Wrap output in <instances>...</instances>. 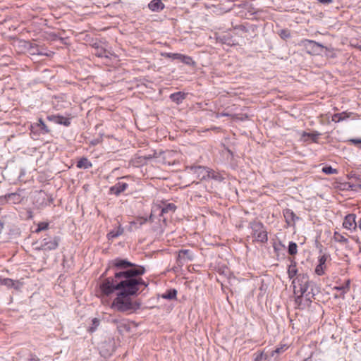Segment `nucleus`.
<instances>
[{"instance_id": "obj_11", "label": "nucleus", "mask_w": 361, "mask_h": 361, "mask_svg": "<svg viewBox=\"0 0 361 361\" xmlns=\"http://www.w3.org/2000/svg\"><path fill=\"white\" fill-rule=\"evenodd\" d=\"M283 216H284L286 223L288 225H293L295 222V220L298 219V217L290 209H286L283 211Z\"/></svg>"}, {"instance_id": "obj_16", "label": "nucleus", "mask_w": 361, "mask_h": 361, "mask_svg": "<svg viewBox=\"0 0 361 361\" xmlns=\"http://www.w3.org/2000/svg\"><path fill=\"white\" fill-rule=\"evenodd\" d=\"M35 128H39V130H40L42 133H43V134H46V133H48L49 132V128H47V126L44 123V121H43V120L42 118H39L38 120V123H37L35 125H32L31 126V128H32L31 130H32V132H33V129H35Z\"/></svg>"}, {"instance_id": "obj_10", "label": "nucleus", "mask_w": 361, "mask_h": 361, "mask_svg": "<svg viewBox=\"0 0 361 361\" xmlns=\"http://www.w3.org/2000/svg\"><path fill=\"white\" fill-rule=\"evenodd\" d=\"M128 185L126 183L119 181L114 186L111 187L110 191L111 193L118 195L122 192L125 191L128 188Z\"/></svg>"}, {"instance_id": "obj_14", "label": "nucleus", "mask_w": 361, "mask_h": 361, "mask_svg": "<svg viewBox=\"0 0 361 361\" xmlns=\"http://www.w3.org/2000/svg\"><path fill=\"white\" fill-rule=\"evenodd\" d=\"M148 7L152 11L158 12L164 8V4L161 0H152L149 3Z\"/></svg>"}, {"instance_id": "obj_5", "label": "nucleus", "mask_w": 361, "mask_h": 361, "mask_svg": "<svg viewBox=\"0 0 361 361\" xmlns=\"http://www.w3.org/2000/svg\"><path fill=\"white\" fill-rule=\"evenodd\" d=\"M191 170L197 176V178L200 180H204L209 178L210 177V169L201 166H196L191 167Z\"/></svg>"}, {"instance_id": "obj_7", "label": "nucleus", "mask_w": 361, "mask_h": 361, "mask_svg": "<svg viewBox=\"0 0 361 361\" xmlns=\"http://www.w3.org/2000/svg\"><path fill=\"white\" fill-rule=\"evenodd\" d=\"M356 216L354 214H348L343 221V226L350 231H355L357 228Z\"/></svg>"}, {"instance_id": "obj_2", "label": "nucleus", "mask_w": 361, "mask_h": 361, "mask_svg": "<svg viewBox=\"0 0 361 361\" xmlns=\"http://www.w3.org/2000/svg\"><path fill=\"white\" fill-rule=\"evenodd\" d=\"M293 291L298 296H308L310 293H307L309 288V277L307 274H299L293 282Z\"/></svg>"}, {"instance_id": "obj_30", "label": "nucleus", "mask_w": 361, "mask_h": 361, "mask_svg": "<svg viewBox=\"0 0 361 361\" xmlns=\"http://www.w3.org/2000/svg\"><path fill=\"white\" fill-rule=\"evenodd\" d=\"M49 224L47 222H41L38 224V228L36 230L37 233H39L42 231L46 230L48 228Z\"/></svg>"}, {"instance_id": "obj_13", "label": "nucleus", "mask_w": 361, "mask_h": 361, "mask_svg": "<svg viewBox=\"0 0 361 361\" xmlns=\"http://www.w3.org/2000/svg\"><path fill=\"white\" fill-rule=\"evenodd\" d=\"M1 283L8 287L14 288L15 289H20L22 286V283L18 281H13L11 279H3L1 280Z\"/></svg>"}, {"instance_id": "obj_18", "label": "nucleus", "mask_w": 361, "mask_h": 361, "mask_svg": "<svg viewBox=\"0 0 361 361\" xmlns=\"http://www.w3.org/2000/svg\"><path fill=\"white\" fill-rule=\"evenodd\" d=\"M92 163L87 158H82L77 162V167L79 169H89L92 167Z\"/></svg>"}, {"instance_id": "obj_25", "label": "nucleus", "mask_w": 361, "mask_h": 361, "mask_svg": "<svg viewBox=\"0 0 361 361\" xmlns=\"http://www.w3.org/2000/svg\"><path fill=\"white\" fill-rule=\"evenodd\" d=\"M322 172H324L326 174L331 175V174H337L338 170L336 169L332 168L331 166H325L322 169Z\"/></svg>"}, {"instance_id": "obj_36", "label": "nucleus", "mask_w": 361, "mask_h": 361, "mask_svg": "<svg viewBox=\"0 0 361 361\" xmlns=\"http://www.w3.org/2000/svg\"><path fill=\"white\" fill-rule=\"evenodd\" d=\"M308 42H310V43H313V44H316V45H317V46H319V47L321 46L319 43L315 42H314V41H310V40H309V41H308Z\"/></svg>"}, {"instance_id": "obj_3", "label": "nucleus", "mask_w": 361, "mask_h": 361, "mask_svg": "<svg viewBox=\"0 0 361 361\" xmlns=\"http://www.w3.org/2000/svg\"><path fill=\"white\" fill-rule=\"evenodd\" d=\"M252 238L253 241L266 243L268 240L267 232L264 225L260 222L251 224Z\"/></svg>"}, {"instance_id": "obj_17", "label": "nucleus", "mask_w": 361, "mask_h": 361, "mask_svg": "<svg viewBox=\"0 0 361 361\" xmlns=\"http://www.w3.org/2000/svg\"><path fill=\"white\" fill-rule=\"evenodd\" d=\"M171 99L176 102V104L181 103L185 99V94L181 92H178L173 94H171L170 96Z\"/></svg>"}, {"instance_id": "obj_27", "label": "nucleus", "mask_w": 361, "mask_h": 361, "mask_svg": "<svg viewBox=\"0 0 361 361\" xmlns=\"http://www.w3.org/2000/svg\"><path fill=\"white\" fill-rule=\"evenodd\" d=\"M177 294V291L176 290H169L164 295H163V298L169 300H172L176 298Z\"/></svg>"}, {"instance_id": "obj_33", "label": "nucleus", "mask_w": 361, "mask_h": 361, "mask_svg": "<svg viewBox=\"0 0 361 361\" xmlns=\"http://www.w3.org/2000/svg\"><path fill=\"white\" fill-rule=\"evenodd\" d=\"M280 36L285 39V38H287V37H290V34L288 31L286 30H281V33H280Z\"/></svg>"}, {"instance_id": "obj_35", "label": "nucleus", "mask_w": 361, "mask_h": 361, "mask_svg": "<svg viewBox=\"0 0 361 361\" xmlns=\"http://www.w3.org/2000/svg\"><path fill=\"white\" fill-rule=\"evenodd\" d=\"M4 228V224L0 221V233H1Z\"/></svg>"}, {"instance_id": "obj_21", "label": "nucleus", "mask_w": 361, "mask_h": 361, "mask_svg": "<svg viewBox=\"0 0 361 361\" xmlns=\"http://www.w3.org/2000/svg\"><path fill=\"white\" fill-rule=\"evenodd\" d=\"M123 233V229L121 227H118L116 229L110 231L107 234V238L109 240H111V239L118 237Z\"/></svg>"}, {"instance_id": "obj_34", "label": "nucleus", "mask_w": 361, "mask_h": 361, "mask_svg": "<svg viewBox=\"0 0 361 361\" xmlns=\"http://www.w3.org/2000/svg\"><path fill=\"white\" fill-rule=\"evenodd\" d=\"M317 1H319L320 3L324 4H329L332 2V0H317Z\"/></svg>"}, {"instance_id": "obj_19", "label": "nucleus", "mask_w": 361, "mask_h": 361, "mask_svg": "<svg viewBox=\"0 0 361 361\" xmlns=\"http://www.w3.org/2000/svg\"><path fill=\"white\" fill-rule=\"evenodd\" d=\"M349 114H347L346 112H342L333 115L331 120L332 121L337 123L345 120L346 118H349Z\"/></svg>"}, {"instance_id": "obj_20", "label": "nucleus", "mask_w": 361, "mask_h": 361, "mask_svg": "<svg viewBox=\"0 0 361 361\" xmlns=\"http://www.w3.org/2000/svg\"><path fill=\"white\" fill-rule=\"evenodd\" d=\"M320 135V133L317 132H314L312 133L302 132V137L304 138L305 141H307L308 139H311L313 142H317L318 137Z\"/></svg>"}, {"instance_id": "obj_22", "label": "nucleus", "mask_w": 361, "mask_h": 361, "mask_svg": "<svg viewBox=\"0 0 361 361\" xmlns=\"http://www.w3.org/2000/svg\"><path fill=\"white\" fill-rule=\"evenodd\" d=\"M176 207L174 204L169 203L164 205L161 209V215L169 212H174Z\"/></svg>"}, {"instance_id": "obj_6", "label": "nucleus", "mask_w": 361, "mask_h": 361, "mask_svg": "<svg viewBox=\"0 0 361 361\" xmlns=\"http://www.w3.org/2000/svg\"><path fill=\"white\" fill-rule=\"evenodd\" d=\"M194 256L190 250H180L178 251L177 261L180 265H183L192 261Z\"/></svg>"}, {"instance_id": "obj_8", "label": "nucleus", "mask_w": 361, "mask_h": 361, "mask_svg": "<svg viewBox=\"0 0 361 361\" xmlns=\"http://www.w3.org/2000/svg\"><path fill=\"white\" fill-rule=\"evenodd\" d=\"M167 56L169 58H172L173 59H178L183 62L185 64L194 66L195 61L190 56L183 55L178 53H169L167 54Z\"/></svg>"}, {"instance_id": "obj_23", "label": "nucleus", "mask_w": 361, "mask_h": 361, "mask_svg": "<svg viewBox=\"0 0 361 361\" xmlns=\"http://www.w3.org/2000/svg\"><path fill=\"white\" fill-rule=\"evenodd\" d=\"M298 272V269L296 268L295 262H292L291 264L288 267V274L290 279H293L296 276Z\"/></svg>"}, {"instance_id": "obj_12", "label": "nucleus", "mask_w": 361, "mask_h": 361, "mask_svg": "<svg viewBox=\"0 0 361 361\" xmlns=\"http://www.w3.org/2000/svg\"><path fill=\"white\" fill-rule=\"evenodd\" d=\"M5 199L8 203L18 204L23 200V197L18 192H13L6 195Z\"/></svg>"}, {"instance_id": "obj_15", "label": "nucleus", "mask_w": 361, "mask_h": 361, "mask_svg": "<svg viewBox=\"0 0 361 361\" xmlns=\"http://www.w3.org/2000/svg\"><path fill=\"white\" fill-rule=\"evenodd\" d=\"M48 118L51 121H54L56 123L62 124L65 126H68L71 123L68 118H65L61 116H49Z\"/></svg>"}, {"instance_id": "obj_38", "label": "nucleus", "mask_w": 361, "mask_h": 361, "mask_svg": "<svg viewBox=\"0 0 361 361\" xmlns=\"http://www.w3.org/2000/svg\"><path fill=\"white\" fill-rule=\"evenodd\" d=\"M44 55H46V56H50V54H47V53L44 54Z\"/></svg>"}, {"instance_id": "obj_26", "label": "nucleus", "mask_w": 361, "mask_h": 361, "mask_svg": "<svg viewBox=\"0 0 361 361\" xmlns=\"http://www.w3.org/2000/svg\"><path fill=\"white\" fill-rule=\"evenodd\" d=\"M254 361H268V355L264 352L255 354Z\"/></svg>"}, {"instance_id": "obj_37", "label": "nucleus", "mask_w": 361, "mask_h": 361, "mask_svg": "<svg viewBox=\"0 0 361 361\" xmlns=\"http://www.w3.org/2000/svg\"><path fill=\"white\" fill-rule=\"evenodd\" d=\"M359 228L361 230V219H360V220L359 221Z\"/></svg>"}, {"instance_id": "obj_28", "label": "nucleus", "mask_w": 361, "mask_h": 361, "mask_svg": "<svg viewBox=\"0 0 361 361\" xmlns=\"http://www.w3.org/2000/svg\"><path fill=\"white\" fill-rule=\"evenodd\" d=\"M298 252V245L295 243L290 242L288 245V253L290 255H294Z\"/></svg>"}, {"instance_id": "obj_9", "label": "nucleus", "mask_w": 361, "mask_h": 361, "mask_svg": "<svg viewBox=\"0 0 361 361\" xmlns=\"http://www.w3.org/2000/svg\"><path fill=\"white\" fill-rule=\"evenodd\" d=\"M328 257L329 256L325 254L319 257V264L315 268V273L317 275L322 276L324 274V269H326L325 264Z\"/></svg>"}, {"instance_id": "obj_24", "label": "nucleus", "mask_w": 361, "mask_h": 361, "mask_svg": "<svg viewBox=\"0 0 361 361\" xmlns=\"http://www.w3.org/2000/svg\"><path fill=\"white\" fill-rule=\"evenodd\" d=\"M334 239L338 243H343V244H347L348 243V239L344 237L343 235L340 234L338 232H335L334 233Z\"/></svg>"}, {"instance_id": "obj_31", "label": "nucleus", "mask_w": 361, "mask_h": 361, "mask_svg": "<svg viewBox=\"0 0 361 361\" xmlns=\"http://www.w3.org/2000/svg\"><path fill=\"white\" fill-rule=\"evenodd\" d=\"M287 349L286 345H283L280 348H277L275 350H274L271 353V355L273 356L274 353H281V352L285 351Z\"/></svg>"}, {"instance_id": "obj_29", "label": "nucleus", "mask_w": 361, "mask_h": 361, "mask_svg": "<svg viewBox=\"0 0 361 361\" xmlns=\"http://www.w3.org/2000/svg\"><path fill=\"white\" fill-rule=\"evenodd\" d=\"M210 177L212 179L216 180L218 181H221L223 180V178L221 176V175L219 173H216L212 170H210Z\"/></svg>"}, {"instance_id": "obj_1", "label": "nucleus", "mask_w": 361, "mask_h": 361, "mask_svg": "<svg viewBox=\"0 0 361 361\" xmlns=\"http://www.w3.org/2000/svg\"><path fill=\"white\" fill-rule=\"evenodd\" d=\"M108 269L114 271V278H106L100 284L101 295L109 296L114 290H120L112 303V307L119 312L133 310L130 296L137 293L140 285L147 286L142 279L138 277L145 273V268L127 259L116 258L109 262Z\"/></svg>"}, {"instance_id": "obj_32", "label": "nucleus", "mask_w": 361, "mask_h": 361, "mask_svg": "<svg viewBox=\"0 0 361 361\" xmlns=\"http://www.w3.org/2000/svg\"><path fill=\"white\" fill-rule=\"evenodd\" d=\"M349 142L355 145H361V138L350 139Z\"/></svg>"}, {"instance_id": "obj_4", "label": "nucleus", "mask_w": 361, "mask_h": 361, "mask_svg": "<svg viewBox=\"0 0 361 361\" xmlns=\"http://www.w3.org/2000/svg\"><path fill=\"white\" fill-rule=\"evenodd\" d=\"M59 237H48L42 239L40 243V246L37 247L39 250H54L59 246Z\"/></svg>"}]
</instances>
